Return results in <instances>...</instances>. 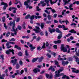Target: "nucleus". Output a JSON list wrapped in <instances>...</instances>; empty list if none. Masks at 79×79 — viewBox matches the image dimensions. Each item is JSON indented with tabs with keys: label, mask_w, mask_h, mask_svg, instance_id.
I'll list each match as a JSON object with an SVG mask.
<instances>
[{
	"label": "nucleus",
	"mask_w": 79,
	"mask_h": 79,
	"mask_svg": "<svg viewBox=\"0 0 79 79\" xmlns=\"http://www.w3.org/2000/svg\"><path fill=\"white\" fill-rule=\"evenodd\" d=\"M9 25L10 26H11L12 25V30H11V31H13L14 32V34L15 35H17V32H18V28H16V29H15L16 24L15 23V20H14L12 23L10 22L9 23Z\"/></svg>",
	"instance_id": "obj_1"
},
{
	"label": "nucleus",
	"mask_w": 79,
	"mask_h": 79,
	"mask_svg": "<svg viewBox=\"0 0 79 79\" xmlns=\"http://www.w3.org/2000/svg\"><path fill=\"white\" fill-rule=\"evenodd\" d=\"M49 31L50 32V33H52V32H55L56 31V32H57V33H62V32L58 28H56V30L55 28H52V29H51L50 28H49Z\"/></svg>",
	"instance_id": "obj_2"
},
{
	"label": "nucleus",
	"mask_w": 79,
	"mask_h": 79,
	"mask_svg": "<svg viewBox=\"0 0 79 79\" xmlns=\"http://www.w3.org/2000/svg\"><path fill=\"white\" fill-rule=\"evenodd\" d=\"M64 44H62L61 45V51H63V52H64V53H66L68 51V50H67V49L65 48H64Z\"/></svg>",
	"instance_id": "obj_3"
},
{
	"label": "nucleus",
	"mask_w": 79,
	"mask_h": 79,
	"mask_svg": "<svg viewBox=\"0 0 79 79\" xmlns=\"http://www.w3.org/2000/svg\"><path fill=\"white\" fill-rule=\"evenodd\" d=\"M15 50L13 49H9L8 50H7L6 52V55H10V52H12L13 55H15Z\"/></svg>",
	"instance_id": "obj_4"
},
{
	"label": "nucleus",
	"mask_w": 79,
	"mask_h": 79,
	"mask_svg": "<svg viewBox=\"0 0 79 79\" xmlns=\"http://www.w3.org/2000/svg\"><path fill=\"white\" fill-rule=\"evenodd\" d=\"M35 29H33V31H35V32L36 33H39L40 32L39 30H40V28L39 27H37V26H35Z\"/></svg>",
	"instance_id": "obj_5"
},
{
	"label": "nucleus",
	"mask_w": 79,
	"mask_h": 79,
	"mask_svg": "<svg viewBox=\"0 0 79 79\" xmlns=\"http://www.w3.org/2000/svg\"><path fill=\"white\" fill-rule=\"evenodd\" d=\"M45 76L47 78V79H53V75L52 74H51V75H49V74L48 73H46L45 74Z\"/></svg>",
	"instance_id": "obj_6"
},
{
	"label": "nucleus",
	"mask_w": 79,
	"mask_h": 79,
	"mask_svg": "<svg viewBox=\"0 0 79 79\" xmlns=\"http://www.w3.org/2000/svg\"><path fill=\"white\" fill-rule=\"evenodd\" d=\"M10 63L13 64V66H15L17 63V59H15L14 60H12L11 61Z\"/></svg>",
	"instance_id": "obj_7"
},
{
	"label": "nucleus",
	"mask_w": 79,
	"mask_h": 79,
	"mask_svg": "<svg viewBox=\"0 0 79 79\" xmlns=\"http://www.w3.org/2000/svg\"><path fill=\"white\" fill-rule=\"evenodd\" d=\"M58 27L59 28H63V30H66L68 29V28H66V27H65V26L63 25H62V26L61 25H58Z\"/></svg>",
	"instance_id": "obj_8"
},
{
	"label": "nucleus",
	"mask_w": 79,
	"mask_h": 79,
	"mask_svg": "<svg viewBox=\"0 0 79 79\" xmlns=\"http://www.w3.org/2000/svg\"><path fill=\"white\" fill-rule=\"evenodd\" d=\"M30 2H31V3H32L33 2V1L32 0H27V1H25L24 2V5H25V6H26L27 5L29 4L28 3H30Z\"/></svg>",
	"instance_id": "obj_9"
},
{
	"label": "nucleus",
	"mask_w": 79,
	"mask_h": 79,
	"mask_svg": "<svg viewBox=\"0 0 79 79\" xmlns=\"http://www.w3.org/2000/svg\"><path fill=\"white\" fill-rule=\"evenodd\" d=\"M63 2H64V6L67 4H69V2H71V0H63Z\"/></svg>",
	"instance_id": "obj_10"
},
{
	"label": "nucleus",
	"mask_w": 79,
	"mask_h": 79,
	"mask_svg": "<svg viewBox=\"0 0 79 79\" xmlns=\"http://www.w3.org/2000/svg\"><path fill=\"white\" fill-rule=\"evenodd\" d=\"M33 71L35 73H40V70L39 68H36L33 69Z\"/></svg>",
	"instance_id": "obj_11"
},
{
	"label": "nucleus",
	"mask_w": 79,
	"mask_h": 79,
	"mask_svg": "<svg viewBox=\"0 0 79 79\" xmlns=\"http://www.w3.org/2000/svg\"><path fill=\"white\" fill-rule=\"evenodd\" d=\"M33 45L32 44H30L29 47H30V50L31 52H33L34 51V49H35V47H33Z\"/></svg>",
	"instance_id": "obj_12"
},
{
	"label": "nucleus",
	"mask_w": 79,
	"mask_h": 79,
	"mask_svg": "<svg viewBox=\"0 0 79 79\" xmlns=\"http://www.w3.org/2000/svg\"><path fill=\"white\" fill-rule=\"evenodd\" d=\"M58 73L57 74H56L55 77H59L60 76H61L62 75H64V73Z\"/></svg>",
	"instance_id": "obj_13"
},
{
	"label": "nucleus",
	"mask_w": 79,
	"mask_h": 79,
	"mask_svg": "<svg viewBox=\"0 0 79 79\" xmlns=\"http://www.w3.org/2000/svg\"><path fill=\"white\" fill-rule=\"evenodd\" d=\"M69 64V62H68V61H67L66 62H65L64 60L62 61V64L63 66H65V65H67V64Z\"/></svg>",
	"instance_id": "obj_14"
},
{
	"label": "nucleus",
	"mask_w": 79,
	"mask_h": 79,
	"mask_svg": "<svg viewBox=\"0 0 79 79\" xmlns=\"http://www.w3.org/2000/svg\"><path fill=\"white\" fill-rule=\"evenodd\" d=\"M53 43L55 44H61V41L60 40H58L57 41H54Z\"/></svg>",
	"instance_id": "obj_15"
},
{
	"label": "nucleus",
	"mask_w": 79,
	"mask_h": 79,
	"mask_svg": "<svg viewBox=\"0 0 79 79\" xmlns=\"http://www.w3.org/2000/svg\"><path fill=\"white\" fill-rule=\"evenodd\" d=\"M48 71L51 70V71L52 72H54L55 71V68H53V66L52 65L50 66V67L48 69Z\"/></svg>",
	"instance_id": "obj_16"
},
{
	"label": "nucleus",
	"mask_w": 79,
	"mask_h": 79,
	"mask_svg": "<svg viewBox=\"0 0 79 79\" xmlns=\"http://www.w3.org/2000/svg\"><path fill=\"white\" fill-rule=\"evenodd\" d=\"M40 3L42 4V6L43 7L46 6V3H44V1H40Z\"/></svg>",
	"instance_id": "obj_17"
},
{
	"label": "nucleus",
	"mask_w": 79,
	"mask_h": 79,
	"mask_svg": "<svg viewBox=\"0 0 79 79\" xmlns=\"http://www.w3.org/2000/svg\"><path fill=\"white\" fill-rule=\"evenodd\" d=\"M38 59V62L39 63H40V62H42V60H44V56H41L40 58H39Z\"/></svg>",
	"instance_id": "obj_18"
},
{
	"label": "nucleus",
	"mask_w": 79,
	"mask_h": 79,
	"mask_svg": "<svg viewBox=\"0 0 79 79\" xmlns=\"http://www.w3.org/2000/svg\"><path fill=\"white\" fill-rule=\"evenodd\" d=\"M10 44V42H7V43L6 44V47H7V48H11V47H12V46H9Z\"/></svg>",
	"instance_id": "obj_19"
},
{
	"label": "nucleus",
	"mask_w": 79,
	"mask_h": 79,
	"mask_svg": "<svg viewBox=\"0 0 79 79\" xmlns=\"http://www.w3.org/2000/svg\"><path fill=\"white\" fill-rule=\"evenodd\" d=\"M62 33L59 34V35L57 37L58 39H59V40L61 39V37H62Z\"/></svg>",
	"instance_id": "obj_20"
},
{
	"label": "nucleus",
	"mask_w": 79,
	"mask_h": 79,
	"mask_svg": "<svg viewBox=\"0 0 79 79\" xmlns=\"http://www.w3.org/2000/svg\"><path fill=\"white\" fill-rule=\"evenodd\" d=\"M55 65L57 66V67H60V66L59 65V62L56 61V60H55Z\"/></svg>",
	"instance_id": "obj_21"
},
{
	"label": "nucleus",
	"mask_w": 79,
	"mask_h": 79,
	"mask_svg": "<svg viewBox=\"0 0 79 79\" xmlns=\"http://www.w3.org/2000/svg\"><path fill=\"white\" fill-rule=\"evenodd\" d=\"M14 48H17L19 50H21V48L20 47L18 46L17 45H15L14 47Z\"/></svg>",
	"instance_id": "obj_22"
},
{
	"label": "nucleus",
	"mask_w": 79,
	"mask_h": 79,
	"mask_svg": "<svg viewBox=\"0 0 79 79\" xmlns=\"http://www.w3.org/2000/svg\"><path fill=\"white\" fill-rule=\"evenodd\" d=\"M39 59V57L34 58L32 60V63H35L36 61H37V60Z\"/></svg>",
	"instance_id": "obj_23"
},
{
	"label": "nucleus",
	"mask_w": 79,
	"mask_h": 79,
	"mask_svg": "<svg viewBox=\"0 0 79 79\" xmlns=\"http://www.w3.org/2000/svg\"><path fill=\"white\" fill-rule=\"evenodd\" d=\"M69 32L73 34H76V31L74 29H71L70 31H69Z\"/></svg>",
	"instance_id": "obj_24"
},
{
	"label": "nucleus",
	"mask_w": 79,
	"mask_h": 79,
	"mask_svg": "<svg viewBox=\"0 0 79 79\" xmlns=\"http://www.w3.org/2000/svg\"><path fill=\"white\" fill-rule=\"evenodd\" d=\"M30 16L31 15H30L28 14L25 16V18L26 19H30Z\"/></svg>",
	"instance_id": "obj_25"
},
{
	"label": "nucleus",
	"mask_w": 79,
	"mask_h": 79,
	"mask_svg": "<svg viewBox=\"0 0 79 79\" xmlns=\"http://www.w3.org/2000/svg\"><path fill=\"white\" fill-rule=\"evenodd\" d=\"M44 2L47 3V6H50V4H49V1L47 0H44Z\"/></svg>",
	"instance_id": "obj_26"
},
{
	"label": "nucleus",
	"mask_w": 79,
	"mask_h": 79,
	"mask_svg": "<svg viewBox=\"0 0 79 79\" xmlns=\"http://www.w3.org/2000/svg\"><path fill=\"white\" fill-rule=\"evenodd\" d=\"M68 60L69 61H71L73 60V58L71 57H69L68 58Z\"/></svg>",
	"instance_id": "obj_27"
},
{
	"label": "nucleus",
	"mask_w": 79,
	"mask_h": 79,
	"mask_svg": "<svg viewBox=\"0 0 79 79\" xmlns=\"http://www.w3.org/2000/svg\"><path fill=\"white\" fill-rule=\"evenodd\" d=\"M8 6V4H6L5 5H4V6L3 7V10H6V7H7Z\"/></svg>",
	"instance_id": "obj_28"
},
{
	"label": "nucleus",
	"mask_w": 79,
	"mask_h": 79,
	"mask_svg": "<svg viewBox=\"0 0 79 79\" xmlns=\"http://www.w3.org/2000/svg\"><path fill=\"white\" fill-rule=\"evenodd\" d=\"M45 24V23H42L41 24V29H44V25Z\"/></svg>",
	"instance_id": "obj_29"
},
{
	"label": "nucleus",
	"mask_w": 79,
	"mask_h": 79,
	"mask_svg": "<svg viewBox=\"0 0 79 79\" xmlns=\"http://www.w3.org/2000/svg\"><path fill=\"white\" fill-rule=\"evenodd\" d=\"M18 55L19 56H23V53L21 52H19L18 53Z\"/></svg>",
	"instance_id": "obj_30"
},
{
	"label": "nucleus",
	"mask_w": 79,
	"mask_h": 79,
	"mask_svg": "<svg viewBox=\"0 0 79 79\" xmlns=\"http://www.w3.org/2000/svg\"><path fill=\"white\" fill-rule=\"evenodd\" d=\"M20 67V66H19V64H16V66H15V68L17 69H19Z\"/></svg>",
	"instance_id": "obj_31"
},
{
	"label": "nucleus",
	"mask_w": 79,
	"mask_h": 79,
	"mask_svg": "<svg viewBox=\"0 0 79 79\" xmlns=\"http://www.w3.org/2000/svg\"><path fill=\"white\" fill-rule=\"evenodd\" d=\"M34 17H35V16L34 15H32L31 16H30V20H33L34 19Z\"/></svg>",
	"instance_id": "obj_32"
},
{
	"label": "nucleus",
	"mask_w": 79,
	"mask_h": 79,
	"mask_svg": "<svg viewBox=\"0 0 79 79\" xmlns=\"http://www.w3.org/2000/svg\"><path fill=\"white\" fill-rule=\"evenodd\" d=\"M35 18L36 19H37L38 18V19H40V18H42V17L41 16H37L36 15H35Z\"/></svg>",
	"instance_id": "obj_33"
},
{
	"label": "nucleus",
	"mask_w": 79,
	"mask_h": 79,
	"mask_svg": "<svg viewBox=\"0 0 79 79\" xmlns=\"http://www.w3.org/2000/svg\"><path fill=\"white\" fill-rule=\"evenodd\" d=\"M17 28L18 29H19V31H21V30L22 29V27H21V26L20 25H18L17 26Z\"/></svg>",
	"instance_id": "obj_34"
},
{
	"label": "nucleus",
	"mask_w": 79,
	"mask_h": 79,
	"mask_svg": "<svg viewBox=\"0 0 79 79\" xmlns=\"http://www.w3.org/2000/svg\"><path fill=\"white\" fill-rule=\"evenodd\" d=\"M22 27H23V29H26V24L25 23H23L22 25Z\"/></svg>",
	"instance_id": "obj_35"
},
{
	"label": "nucleus",
	"mask_w": 79,
	"mask_h": 79,
	"mask_svg": "<svg viewBox=\"0 0 79 79\" xmlns=\"http://www.w3.org/2000/svg\"><path fill=\"white\" fill-rule=\"evenodd\" d=\"M77 4V5H79V1H75L73 3V5H74L75 4Z\"/></svg>",
	"instance_id": "obj_36"
},
{
	"label": "nucleus",
	"mask_w": 79,
	"mask_h": 79,
	"mask_svg": "<svg viewBox=\"0 0 79 79\" xmlns=\"http://www.w3.org/2000/svg\"><path fill=\"white\" fill-rule=\"evenodd\" d=\"M7 4V3H4V2H1V4H0V6H2V5H5Z\"/></svg>",
	"instance_id": "obj_37"
},
{
	"label": "nucleus",
	"mask_w": 79,
	"mask_h": 79,
	"mask_svg": "<svg viewBox=\"0 0 79 79\" xmlns=\"http://www.w3.org/2000/svg\"><path fill=\"white\" fill-rule=\"evenodd\" d=\"M4 27L5 28V29H8V26H6V25L5 23H4Z\"/></svg>",
	"instance_id": "obj_38"
},
{
	"label": "nucleus",
	"mask_w": 79,
	"mask_h": 79,
	"mask_svg": "<svg viewBox=\"0 0 79 79\" xmlns=\"http://www.w3.org/2000/svg\"><path fill=\"white\" fill-rule=\"evenodd\" d=\"M46 56H47L48 58H51V55H50L49 53H47L46 54Z\"/></svg>",
	"instance_id": "obj_39"
},
{
	"label": "nucleus",
	"mask_w": 79,
	"mask_h": 79,
	"mask_svg": "<svg viewBox=\"0 0 79 79\" xmlns=\"http://www.w3.org/2000/svg\"><path fill=\"white\" fill-rule=\"evenodd\" d=\"M63 69H59V70H58V73H60L61 72H62L63 71Z\"/></svg>",
	"instance_id": "obj_40"
},
{
	"label": "nucleus",
	"mask_w": 79,
	"mask_h": 79,
	"mask_svg": "<svg viewBox=\"0 0 79 79\" xmlns=\"http://www.w3.org/2000/svg\"><path fill=\"white\" fill-rule=\"evenodd\" d=\"M48 20H50L51 19V16L49 14L48 15Z\"/></svg>",
	"instance_id": "obj_41"
},
{
	"label": "nucleus",
	"mask_w": 79,
	"mask_h": 79,
	"mask_svg": "<svg viewBox=\"0 0 79 79\" xmlns=\"http://www.w3.org/2000/svg\"><path fill=\"white\" fill-rule=\"evenodd\" d=\"M40 34L41 35V36H43L44 35V31H41L40 32Z\"/></svg>",
	"instance_id": "obj_42"
},
{
	"label": "nucleus",
	"mask_w": 79,
	"mask_h": 79,
	"mask_svg": "<svg viewBox=\"0 0 79 79\" xmlns=\"http://www.w3.org/2000/svg\"><path fill=\"white\" fill-rule=\"evenodd\" d=\"M44 11L46 13H47V14H50V11L48 12V10H45Z\"/></svg>",
	"instance_id": "obj_43"
},
{
	"label": "nucleus",
	"mask_w": 79,
	"mask_h": 79,
	"mask_svg": "<svg viewBox=\"0 0 79 79\" xmlns=\"http://www.w3.org/2000/svg\"><path fill=\"white\" fill-rule=\"evenodd\" d=\"M24 70H22L20 71V72L19 74H20V75H21V74H23V73H24Z\"/></svg>",
	"instance_id": "obj_44"
},
{
	"label": "nucleus",
	"mask_w": 79,
	"mask_h": 79,
	"mask_svg": "<svg viewBox=\"0 0 79 79\" xmlns=\"http://www.w3.org/2000/svg\"><path fill=\"white\" fill-rule=\"evenodd\" d=\"M46 24H51L52 22L51 21H47L46 22Z\"/></svg>",
	"instance_id": "obj_45"
},
{
	"label": "nucleus",
	"mask_w": 79,
	"mask_h": 79,
	"mask_svg": "<svg viewBox=\"0 0 79 79\" xmlns=\"http://www.w3.org/2000/svg\"><path fill=\"white\" fill-rule=\"evenodd\" d=\"M1 57L2 59V60H4L5 58H4V55H1Z\"/></svg>",
	"instance_id": "obj_46"
},
{
	"label": "nucleus",
	"mask_w": 79,
	"mask_h": 79,
	"mask_svg": "<svg viewBox=\"0 0 79 79\" xmlns=\"http://www.w3.org/2000/svg\"><path fill=\"white\" fill-rule=\"evenodd\" d=\"M25 55L27 56H29V54H28V53L27 52V50L25 51Z\"/></svg>",
	"instance_id": "obj_47"
},
{
	"label": "nucleus",
	"mask_w": 79,
	"mask_h": 79,
	"mask_svg": "<svg viewBox=\"0 0 79 79\" xmlns=\"http://www.w3.org/2000/svg\"><path fill=\"white\" fill-rule=\"evenodd\" d=\"M8 42L7 40H5L4 39H2V42L3 43V42Z\"/></svg>",
	"instance_id": "obj_48"
},
{
	"label": "nucleus",
	"mask_w": 79,
	"mask_h": 79,
	"mask_svg": "<svg viewBox=\"0 0 79 79\" xmlns=\"http://www.w3.org/2000/svg\"><path fill=\"white\" fill-rule=\"evenodd\" d=\"M51 54H52L54 57H55L56 56V53L55 52H53V53H51Z\"/></svg>",
	"instance_id": "obj_49"
},
{
	"label": "nucleus",
	"mask_w": 79,
	"mask_h": 79,
	"mask_svg": "<svg viewBox=\"0 0 79 79\" xmlns=\"http://www.w3.org/2000/svg\"><path fill=\"white\" fill-rule=\"evenodd\" d=\"M10 40V41L14 42V41H15V39L14 38H13L12 39H11V40Z\"/></svg>",
	"instance_id": "obj_50"
},
{
	"label": "nucleus",
	"mask_w": 79,
	"mask_h": 79,
	"mask_svg": "<svg viewBox=\"0 0 79 79\" xmlns=\"http://www.w3.org/2000/svg\"><path fill=\"white\" fill-rule=\"evenodd\" d=\"M19 21H20V18L19 17L18 18H17V19L16 20V22L18 23V22H19Z\"/></svg>",
	"instance_id": "obj_51"
},
{
	"label": "nucleus",
	"mask_w": 79,
	"mask_h": 79,
	"mask_svg": "<svg viewBox=\"0 0 79 79\" xmlns=\"http://www.w3.org/2000/svg\"><path fill=\"white\" fill-rule=\"evenodd\" d=\"M37 50H41L42 48H41V47L40 46H39V47L37 48Z\"/></svg>",
	"instance_id": "obj_52"
},
{
	"label": "nucleus",
	"mask_w": 79,
	"mask_h": 79,
	"mask_svg": "<svg viewBox=\"0 0 79 79\" xmlns=\"http://www.w3.org/2000/svg\"><path fill=\"white\" fill-rule=\"evenodd\" d=\"M2 22L4 23L5 21V17H3L2 18Z\"/></svg>",
	"instance_id": "obj_53"
},
{
	"label": "nucleus",
	"mask_w": 79,
	"mask_h": 79,
	"mask_svg": "<svg viewBox=\"0 0 79 79\" xmlns=\"http://www.w3.org/2000/svg\"><path fill=\"white\" fill-rule=\"evenodd\" d=\"M39 78H38V79H43V76H42V75H40L39 76V77H38Z\"/></svg>",
	"instance_id": "obj_54"
},
{
	"label": "nucleus",
	"mask_w": 79,
	"mask_h": 79,
	"mask_svg": "<svg viewBox=\"0 0 79 79\" xmlns=\"http://www.w3.org/2000/svg\"><path fill=\"white\" fill-rule=\"evenodd\" d=\"M67 76L66 75H64L62 77V79H65V78H66Z\"/></svg>",
	"instance_id": "obj_55"
},
{
	"label": "nucleus",
	"mask_w": 79,
	"mask_h": 79,
	"mask_svg": "<svg viewBox=\"0 0 79 79\" xmlns=\"http://www.w3.org/2000/svg\"><path fill=\"white\" fill-rule=\"evenodd\" d=\"M53 47L55 49H57V45H54Z\"/></svg>",
	"instance_id": "obj_56"
},
{
	"label": "nucleus",
	"mask_w": 79,
	"mask_h": 79,
	"mask_svg": "<svg viewBox=\"0 0 79 79\" xmlns=\"http://www.w3.org/2000/svg\"><path fill=\"white\" fill-rule=\"evenodd\" d=\"M48 33L47 32V31H45V36H46V37H47L48 36Z\"/></svg>",
	"instance_id": "obj_57"
},
{
	"label": "nucleus",
	"mask_w": 79,
	"mask_h": 79,
	"mask_svg": "<svg viewBox=\"0 0 79 79\" xmlns=\"http://www.w3.org/2000/svg\"><path fill=\"white\" fill-rule=\"evenodd\" d=\"M51 11L52 12V13H55V12H56V11L55 9H52Z\"/></svg>",
	"instance_id": "obj_58"
},
{
	"label": "nucleus",
	"mask_w": 79,
	"mask_h": 79,
	"mask_svg": "<svg viewBox=\"0 0 79 79\" xmlns=\"http://www.w3.org/2000/svg\"><path fill=\"white\" fill-rule=\"evenodd\" d=\"M40 37L39 36L38 37V38H37L36 39V41H39V40H40Z\"/></svg>",
	"instance_id": "obj_59"
},
{
	"label": "nucleus",
	"mask_w": 79,
	"mask_h": 79,
	"mask_svg": "<svg viewBox=\"0 0 79 79\" xmlns=\"http://www.w3.org/2000/svg\"><path fill=\"white\" fill-rule=\"evenodd\" d=\"M46 45L47 47H48V46H49V43H48V42H47L46 43Z\"/></svg>",
	"instance_id": "obj_60"
},
{
	"label": "nucleus",
	"mask_w": 79,
	"mask_h": 79,
	"mask_svg": "<svg viewBox=\"0 0 79 79\" xmlns=\"http://www.w3.org/2000/svg\"><path fill=\"white\" fill-rule=\"evenodd\" d=\"M53 17L55 18H56L57 16V14H54V15L53 16Z\"/></svg>",
	"instance_id": "obj_61"
},
{
	"label": "nucleus",
	"mask_w": 79,
	"mask_h": 79,
	"mask_svg": "<svg viewBox=\"0 0 79 79\" xmlns=\"http://www.w3.org/2000/svg\"><path fill=\"white\" fill-rule=\"evenodd\" d=\"M8 72V69H6L5 71H4V72L5 73H7Z\"/></svg>",
	"instance_id": "obj_62"
},
{
	"label": "nucleus",
	"mask_w": 79,
	"mask_h": 79,
	"mask_svg": "<svg viewBox=\"0 0 79 79\" xmlns=\"http://www.w3.org/2000/svg\"><path fill=\"white\" fill-rule=\"evenodd\" d=\"M19 63L20 65H22L23 64V61L22 60H20Z\"/></svg>",
	"instance_id": "obj_63"
},
{
	"label": "nucleus",
	"mask_w": 79,
	"mask_h": 79,
	"mask_svg": "<svg viewBox=\"0 0 79 79\" xmlns=\"http://www.w3.org/2000/svg\"><path fill=\"white\" fill-rule=\"evenodd\" d=\"M24 70L26 73H27V68H24Z\"/></svg>",
	"instance_id": "obj_64"
}]
</instances>
